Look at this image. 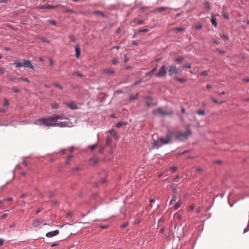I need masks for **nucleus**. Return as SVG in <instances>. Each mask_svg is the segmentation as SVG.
Instances as JSON below:
<instances>
[{
    "label": "nucleus",
    "mask_w": 249,
    "mask_h": 249,
    "mask_svg": "<svg viewBox=\"0 0 249 249\" xmlns=\"http://www.w3.org/2000/svg\"><path fill=\"white\" fill-rule=\"evenodd\" d=\"M153 114L156 116H171L173 114V111L171 108L167 107H159L158 109L154 110Z\"/></svg>",
    "instance_id": "1"
},
{
    "label": "nucleus",
    "mask_w": 249,
    "mask_h": 249,
    "mask_svg": "<svg viewBox=\"0 0 249 249\" xmlns=\"http://www.w3.org/2000/svg\"><path fill=\"white\" fill-rule=\"evenodd\" d=\"M168 68H169V63L166 61H164L162 66L160 68L159 71L155 74V76L158 78L165 77Z\"/></svg>",
    "instance_id": "2"
},
{
    "label": "nucleus",
    "mask_w": 249,
    "mask_h": 249,
    "mask_svg": "<svg viewBox=\"0 0 249 249\" xmlns=\"http://www.w3.org/2000/svg\"><path fill=\"white\" fill-rule=\"evenodd\" d=\"M39 124L46 126H56V122L53 116L49 118H43L38 120Z\"/></svg>",
    "instance_id": "3"
},
{
    "label": "nucleus",
    "mask_w": 249,
    "mask_h": 249,
    "mask_svg": "<svg viewBox=\"0 0 249 249\" xmlns=\"http://www.w3.org/2000/svg\"><path fill=\"white\" fill-rule=\"evenodd\" d=\"M191 134V131L189 128L187 129L185 132H178L176 133L175 140L183 141L185 139Z\"/></svg>",
    "instance_id": "4"
},
{
    "label": "nucleus",
    "mask_w": 249,
    "mask_h": 249,
    "mask_svg": "<svg viewBox=\"0 0 249 249\" xmlns=\"http://www.w3.org/2000/svg\"><path fill=\"white\" fill-rule=\"evenodd\" d=\"M181 67L177 68L176 66L173 65H169V75L172 76L174 74H180L182 72Z\"/></svg>",
    "instance_id": "5"
},
{
    "label": "nucleus",
    "mask_w": 249,
    "mask_h": 249,
    "mask_svg": "<svg viewBox=\"0 0 249 249\" xmlns=\"http://www.w3.org/2000/svg\"><path fill=\"white\" fill-rule=\"evenodd\" d=\"M21 61L23 63V67H24L25 68H29L33 71H35V68L33 66L32 62L30 60L23 58L21 59Z\"/></svg>",
    "instance_id": "6"
},
{
    "label": "nucleus",
    "mask_w": 249,
    "mask_h": 249,
    "mask_svg": "<svg viewBox=\"0 0 249 249\" xmlns=\"http://www.w3.org/2000/svg\"><path fill=\"white\" fill-rule=\"evenodd\" d=\"M176 133L171 130H168L166 134V137L169 140V143L175 140Z\"/></svg>",
    "instance_id": "7"
},
{
    "label": "nucleus",
    "mask_w": 249,
    "mask_h": 249,
    "mask_svg": "<svg viewBox=\"0 0 249 249\" xmlns=\"http://www.w3.org/2000/svg\"><path fill=\"white\" fill-rule=\"evenodd\" d=\"M60 5H51L50 4H44V5H39L37 7L39 9H53L56 8L60 7Z\"/></svg>",
    "instance_id": "8"
},
{
    "label": "nucleus",
    "mask_w": 249,
    "mask_h": 249,
    "mask_svg": "<svg viewBox=\"0 0 249 249\" xmlns=\"http://www.w3.org/2000/svg\"><path fill=\"white\" fill-rule=\"evenodd\" d=\"M162 145L159 140L157 139V140H155L153 142H151V145L150 147V149H158Z\"/></svg>",
    "instance_id": "9"
},
{
    "label": "nucleus",
    "mask_w": 249,
    "mask_h": 249,
    "mask_svg": "<svg viewBox=\"0 0 249 249\" xmlns=\"http://www.w3.org/2000/svg\"><path fill=\"white\" fill-rule=\"evenodd\" d=\"M59 233V231L58 230H55L53 231H49L46 234V236L48 238L53 237L58 235Z\"/></svg>",
    "instance_id": "10"
},
{
    "label": "nucleus",
    "mask_w": 249,
    "mask_h": 249,
    "mask_svg": "<svg viewBox=\"0 0 249 249\" xmlns=\"http://www.w3.org/2000/svg\"><path fill=\"white\" fill-rule=\"evenodd\" d=\"M173 196H172V199L170 201V204H172L173 202H176L178 197V191L177 189H173Z\"/></svg>",
    "instance_id": "11"
},
{
    "label": "nucleus",
    "mask_w": 249,
    "mask_h": 249,
    "mask_svg": "<svg viewBox=\"0 0 249 249\" xmlns=\"http://www.w3.org/2000/svg\"><path fill=\"white\" fill-rule=\"evenodd\" d=\"M66 105L72 110H75L78 109V107L73 102L67 103H66Z\"/></svg>",
    "instance_id": "12"
},
{
    "label": "nucleus",
    "mask_w": 249,
    "mask_h": 249,
    "mask_svg": "<svg viewBox=\"0 0 249 249\" xmlns=\"http://www.w3.org/2000/svg\"><path fill=\"white\" fill-rule=\"evenodd\" d=\"M108 132L112 135L116 140L118 141L119 140V137L115 130L113 129H110L108 131Z\"/></svg>",
    "instance_id": "13"
},
{
    "label": "nucleus",
    "mask_w": 249,
    "mask_h": 249,
    "mask_svg": "<svg viewBox=\"0 0 249 249\" xmlns=\"http://www.w3.org/2000/svg\"><path fill=\"white\" fill-rule=\"evenodd\" d=\"M158 140H159L161 144H162V145L164 144H167L170 143L169 140L167 139L166 137H165V138L160 137V138H158Z\"/></svg>",
    "instance_id": "14"
},
{
    "label": "nucleus",
    "mask_w": 249,
    "mask_h": 249,
    "mask_svg": "<svg viewBox=\"0 0 249 249\" xmlns=\"http://www.w3.org/2000/svg\"><path fill=\"white\" fill-rule=\"evenodd\" d=\"M103 72L108 75H112L114 73V71L111 69L106 68L103 70Z\"/></svg>",
    "instance_id": "15"
},
{
    "label": "nucleus",
    "mask_w": 249,
    "mask_h": 249,
    "mask_svg": "<svg viewBox=\"0 0 249 249\" xmlns=\"http://www.w3.org/2000/svg\"><path fill=\"white\" fill-rule=\"evenodd\" d=\"M56 126L60 127H69L70 125L68 124V123L64 122H60V123H56Z\"/></svg>",
    "instance_id": "16"
},
{
    "label": "nucleus",
    "mask_w": 249,
    "mask_h": 249,
    "mask_svg": "<svg viewBox=\"0 0 249 249\" xmlns=\"http://www.w3.org/2000/svg\"><path fill=\"white\" fill-rule=\"evenodd\" d=\"M92 14L97 16H100L103 18L106 17V15L105 14H104L102 12L98 11V10L93 11L92 12Z\"/></svg>",
    "instance_id": "17"
},
{
    "label": "nucleus",
    "mask_w": 249,
    "mask_h": 249,
    "mask_svg": "<svg viewBox=\"0 0 249 249\" xmlns=\"http://www.w3.org/2000/svg\"><path fill=\"white\" fill-rule=\"evenodd\" d=\"M75 57L78 58L80 55V48L78 44L75 46Z\"/></svg>",
    "instance_id": "18"
},
{
    "label": "nucleus",
    "mask_w": 249,
    "mask_h": 249,
    "mask_svg": "<svg viewBox=\"0 0 249 249\" xmlns=\"http://www.w3.org/2000/svg\"><path fill=\"white\" fill-rule=\"evenodd\" d=\"M211 22L212 24L215 27H217V22H216V18L214 17V16L213 14H212V18H211Z\"/></svg>",
    "instance_id": "19"
},
{
    "label": "nucleus",
    "mask_w": 249,
    "mask_h": 249,
    "mask_svg": "<svg viewBox=\"0 0 249 249\" xmlns=\"http://www.w3.org/2000/svg\"><path fill=\"white\" fill-rule=\"evenodd\" d=\"M127 124V123L126 122L120 121V122H118L116 124V127L119 128L121 127L122 126L126 125Z\"/></svg>",
    "instance_id": "20"
},
{
    "label": "nucleus",
    "mask_w": 249,
    "mask_h": 249,
    "mask_svg": "<svg viewBox=\"0 0 249 249\" xmlns=\"http://www.w3.org/2000/svg\"><path fill=\"white\" fill-rule=\"evenodd\" d=\"M211 99L214 103L216 104H222L225 102V100H217L213 97H211Z\"/></svg>",
    "instance_id": "21"
},
{
    "label": "nucleus",
    "mask_w": 249,
    "mask_h": 249,
    "mask_svg": "<svg viewBox=\"0 0 249 249\" xmlns=\"http://www.w3.org/2000/svg\"><path fill=\"white\" fill-rule=\"evenodd\" d=\"M13 65H14L15 66V67L19 68V67H22L23 63L21 61V62L18 61H15L13 63Z\"/></svg>",
    "instance_id": "22"
},
{
    "label": "nucleus",
    "mask_w": 249,
    "mask_h": 249,
    "mask_svg": "<svg viewBox=\"0 0 249 249\" xmlns=\"http://www.w3.org/2000/svg\"><path fill=\"white\" fill-rule=\"evenodd\" d=\"M41 223V221L40 220H38V219L35 220H34V221L33 223V226H34L35 227H38L40 226V224Z\"/></svg>",
    "instance_id": "23"
},
{
    "label": "nucleus",
    "mask_w": 249,
    "mask_h": 249,
    "mask_svg": "<svg viewBox=\"0 0 249 249\" xmlns=\"http://www.w3.org/2000/svg\"><path fill=\"white\" fill-rule=\"evenodd\" d=\"M174 79L176 80L177 81L180 82V83H184L186 81V79L185 78H179L177 76H175L174 77Z\"/></svg>",
    "instance_id": "24"
},
{
    "label": "nucleus",
    "mask_w": 249,
    "mask_h": 249,
    "mask_svg": "<svg viewBox=\"0 0 249 249\" xmlns=\"http://www.w3.org/2000/svg\"><path fill=\"white\" fill-rule=\"evenodd\" d=\"M184 60V58L182 56H178V57L174 59V61L178 62H182Z\"/></svg>",
    "instance_id": "25"
},
{
    "label": "nucleus",
    "mask_w": 249,
    "mask_h": 249,
    "mask_svg": "<svg viewBox=\"0 0 249 249\" xmlns=\"http://www.w3.org/2000/svg\"><path fill=\"white\" fill-rule=\"evenodd\" d=\"M185 30V28L177 27V28H174V31L176 32V33H178V32L184 31Z\"/></svg>",
    "instance_id": "26"
},
{
    "label": "nucleus",
    "mask_w": 249,
    "mask_h": 249,
    "mask_svg": "<svg viewBox=\"0 0 249 249\" xmlns=\"http://www.w3.org/2000/svg\"><path fill=\"white\" fill-rule=\"evenodd\" d=\"M155 72L151 70L145 73V77H151Z\"/></svg>",
    "instance_id": "27"
},
{
    "label": "nucleus",
    "mask_w": 249,
    "mask_h": 249,
    "mask_svg": "<svg viewBox=\"0 0 249 249\" xmlns=\"http://www.w3.org/2000/svg\"><path fill=\"white\" fill-rule=\"evenodd\" d=\"M73 75H75L78 77H83L84 76L82 74V73H81L80 71H74L73 72Z\"/></svg>",
    "instance_id": "28"
},
{
    "label": "nucleus",
    "mask_w": 249,
    "mask_h": 249,
    "mask_svg": "<svg viewBox=\"0 0 249 249\" xmlns=\"http://www.w3.org/2000/svg\"><path fill=\"white\" fill-rule=\"evenodd\" d=\"M167 8L166 7H160L157 8L156 10L157 12H161L163 11H165L167 10Z\"/></svg>",
    "instance_id": "29"
},
{
    "label": "nucleus",
    "mask_w": 249,
    "mask_h": 249,
    "mask_svg": "<svg viewBox=\"0 0 249 249\" xmlns=\"http://www.w3.org/2000/svg\"><path fill=\"white\" fill-rule=\"evenodd\" d=\"M55 121L57 123V120H63L64 119V117L62 115H54L53 116Z\"/></svg>",
    "instance_id": "30"
},
{
    "label": "nucleus",
    "mask_w": 249,
    "mask_h": 249,
    "mask_svg": "<svg viewBox=\"0 0 249 249\" xmlns=\"http://www.w3.org/2000/svg\"><path fill=\"white\" fill-rule=\"evenodd\" d=\"M138 93H136L134 95H131L129 98V100L131 101L133 100H135L138 98Z\"/></svg>",
    "instance_id": "31"
},
{
    "label": "nucleus",
    "mask_w": 249,
    "mask_h": 249,
    "mask_svg": "<svg viewBox=\"0 0 249 249\" xmlns=\"http://www.w3.org/2000/svg\"><path fill=\"white\" fill-rule=\"evenodd\" d=\"M89 161L91 164L94 165L97 163L98 160L95 158H91Z\"/></svg>",
    "instance_id": "32"
},
{
    "label": "nucleus",
    "mask_w": 249,
    "mask_h": 249,
    "mask_svg": "<svg viewBox=\"0 0 249 249\" xmlns=\"http://www.w3.org/2000/svg\"><path fill=\"white\" fill-rule=\"evenodd\" d=\"M191 67H192V66L190 63H187L181 66L182 69H183L184 68L190 69V68H191Z\"/></svg>",
    "instance_id": "33"
},
{
    "label": "nucleus",
    "mask_w": 249,
    "mask_h": 249,
    "mask_svg": "<svg viewBox=\"0 0 249 249\" xmlns=\"http://www.w3.org/2000/svg\"><path fill=\"white\" fill-rule=\"evenodd\" d=\"M5 213H3V214H2L0 216L1 219L5 218L7 216L9 213H10V210H6V211H5Z\"/></svg>",
    "instance_id": "34"
},
{
    "label": "nucleus",
    "mask_w": 249,
    "mask_h": 249,
    "mask_svg": "<svg viewBox=\"0 0 249 249\" xmlns=\"http://www.w3.org/2000/svg\"><path fill=\"white\" fill-rule=\"evenodd\" d=\"M59 107V104L57 103H53L51 105V108L52 109H57Z\"/></svg>",
    "instance_id": "35"
},
{
    "label": "nucleus",
    "mask_w": 249,
    "mask_h": 249,
    "mask_svg": "<svg viewBox=\"0 0 249 249\" xmlns=\"http://www.w3.org/2000/svg\"><path fill=\"white\" fill-rule=\"evenodd\" d=\"M204 5L206 9H208L209 10L211 9V7L210 5V3L209 1H206L204 3Z\"/></svg>",
    "instance_id": "36"
},
{
    "label": "nucleus",
    "mask_w": 249,
    "mask_h": 249,
    "mask_svg": "<svg viewBox=\"0 0 249 249\" xmlns=\"http://www.w3.org/2000/svg\"><path fill=\"white\" fill-rule=\"evenodd\" d=\"M53 85L56 88H58L60 90H62L63 89V87H62L60 84L57 83H55L53 84Z\"/></svg>",
    "instance_id": "37"
},
{
    "label": "nucleus",
    "mask_w": 249,
    "mask_h": 249,
    "mask_svg": "<svg viewBox=\"0 0 249 249\" xmlns=\"http://www.w3.org/2000/svg\"><path fill=\"white\" fill-rule=\"evenodd\" d=\"M111 62L112 64L114 65H116L119 63V61L117 60L116 58L112 59Z\"/></svg>",
    "instance_id": "38"
},
{
    "label": "nucleus",
    "mask_w": 249,
    "mask_h": 249,
    "mask_svg": "<svg viewBox=\"0 0 249 249\" xmlns=\"http://www.w3.org/2000/svg\"><path fill=\"white\" fill-rule=\"evenodd\" d=\"M47 21V22H49L53 25H56V22L53 19H48Z\"/></svg>",
    "instance_id": "39"
},
{
    "label": "nucleus",
    "mask_w": 249,
    "mask_h": 249,
    "mask_svg": "<svg viewBox=\"0 0 249 249\" xmlns=\"http://www.w3.org/2000/svg\"><path fill=\"white\" fill-rule=\"evenodd\" d=\"M112 141V138L109 136H107L106 138V143L107 145L109 144V143Z\"/></svg>",
    "instance_id": "40"
},
{
    "label": "nucleus",
    "mask_w": 249,
    "mask_h": 249,
    "mask_svg": "<svg viewBox=\"0 0 249 249\" xmlns=\"http://www.w3.org/2000/svg\"><path fill=\"white\" fill-rule=\"evenodd\" d=\"M97 147V144H92L91 145H89L88 147L89 148L91 151L95 149V148Z\"/></svg>",
    "instance_id": "41"
},
{
    "label": "nucleus",
    "mask_w": 249,
    "mask_h": 249,
    "mask_svg": "<svg viewBox=\"0 0 249 249\" xmlns=\"http://www.w3.org/2000/svg\"><path fill=\"white\" fill-rule=\"evenodd\" d=\"M197 114L199 115H205V110H199L197 111Z\"/></svg>",
    "instance_id": "42"
},
{
    "label": "nucleus",
    "mask_w": 249,
    "mask_h": 249,
    "mask_svg": "<svg viewBox=\"0 0 249 249\" xmlns=\"http://www.w3.org/2000/svg\"><path fill=\"white\" fill-rule=\"evenodd\" d=\"M9 105V101L7 99H4L3 103V106L5 107Z\"/></svg>",
    "instance_id": "43"
},
{
    "label": "nucleus",
    "mask_w": 249,
    "mask_h": 249,
    "mask_svg": "<svg viewBox=\"0 0 249 249\" xmlns=\"http://www.w3.org/2000/svg\"><path fill=\"white\" fill-rule=\"evenodd\" d=\"M180 205L181 204L179 202H177L175 205L174 209L175 210H178L180 207Z\"/></svg>",
    "instance_id": "44"
},
{
    "label": "nucleus",
    "mask_w": 249,
    "mask_h": 249,
    "mask_svg": "<svg viewBox=\"0 0 249 249\" xmlns=\"http://www.w3.org/2000/svg\"><path fill=\"white\" fill-rule=\"evenodd\" d=\"M18 79L22 80L23 81H24V82H28V83L30 82V80L27 78L19 77V78H18Z\"/></svg>",
    "instance_id": "45"
},
{
    "label": "nucleus",
    "mask_w": 249,
    "mask_h": 249,
    "mask_svg": "<svg viewBox=\"0 0 249 249\" xmlns=\"http://www.w3.org/2000/svg\"><path fill=\"white\" fill-rule=\"evenodd\" d=\"M17 77L14 76H9V79L12 82L15 81L17 79Z\"/></svg>",
    "instance_id": "46"
},
{
    "label": "nucleus",
    "mask_w": 249,
    "mask_h": 249,
    "mask_svg": "<svg viewBox=\"0 0 249 249\" xmlns=\"http://www.w3.org/2000/svg\"><path fill=\"white\" fill-rule=\"evenodd\" d=\"M148 31H149V30L147 29H140L138 31V33H142V32L146 33Z\"/></svg>",
    "instance_id": "47"
},
{
    "label": "nucleus",
    "mask_w": 249,
    "mask_h": 249,
    "mask_svg": "<svg viewBox=\"0 0 249 249\" xmlns=\"http://www.w3.org/2000/svg\"><path fill=\"white\" fill-rule=\"evenodd\" d=\"M215 52L218 53H220V54H223L225 53L224 51L221 50L220 49H218V48L215 50Z\"/></svg>",
    "instance_id": "48"
},
{
    "label": "nucleus",
    "mask_w": 249,
    "mask_h": 249,
    "mask_svg": "<svg viewBox=\"0 0 249 249\" xmlns=\"http://www.w3.org/2000/svg\"><path fill=\"white\" fill-rule=\"evenodd\" d=\"M220 36H221V37L223 39H224V40H227V39H228V36H227V35H224V34H221V35H220Z\"/></svg>",
    "instance_id": "49"
},
{
    "label": "nucleus",
    "mask_w": 249,
    "mask_h": 249,
    "mask_svg": "<svg viewBox=\"0 0 249 249\" xmlns=\"http://www.w3.org/2000/svg\"><path fill=\"white\" fill-rule=\"evenodd\" d=\"M5 71V69L3 68L0 67V75L4 74Z\"/></svg>",
    "instance_id": "50"
},
{
    "label": "nucleus",
    "mask_w": 249,
    "mask_h": 249,
    "mask_svg": "<svg viewBox=\"0 0 249 249\" xmlns=\"http://www.w3.org/2000/svg\"><path fill=\"white\" fill-rule=\"evenodd\" d=\"M71 87L73 89H80L81 88L80 86L78 85H72Z\"/></svg>",
    "instance_id": "51"
},
{
    "label": "nucleus",
    "mask_w": 249,
    "mask_h": 249,
    "mask_svg": "<svg viewBox=\"0 0 249 249\" xmlns=\"http://www.w3.org/2000/svg\"><path fill=\"white\" fill-rule=\"evenodd\" d=\"M12 90L15 93H18V92H20V91L18 89H17V88H16L15 87L12 88Z\"/></svg>",
    "instance_id": "52"
},
{
    "label": "nucleus",
    "mask_w": 249,
    "mask_h": 249,
    "mask_svg": "<svg viewBox=\"0 0 249 249\" xmlns=\"http://www.w3.org/2000/svg\"><path fill=\"white\" fill-rule=\"evenodd\" d=\"M146 106H147V107H151L152 106H153L156 105V104H154V103H148V102H147V103H146Z\"/></svg>",
    "instance_id": "53"
},
{
    "label": "nucleus",
    "mask_w": 249,
    "mask_h": 249,
    "mask_svg": "<svg viewBox=\"0 0 249 249\" xmlns=\"http://www.w3.org/2000/svg\"><path fill=\"white\" fill-rule=\"evenodd\" d=\"M69 37L72 42H75L76 41L75 37L73 36H70Z\"/></svg>",
    "instance_id": "54"
},
{
    "label": "nucleus",
    "mask_w": 249,
    "mask_h": 249,
    "mask_svg": "<svg viewBox=\"0 0 249 249\" xmlns=\"http://www.w3.org/2000/svg\"><path fill=\"white\" fill-rule=\"evenodd\" d=\"M211 42L216 44V45H218L219 44V42L215 39H212L211 40Z\"/></svg>",
    "instance_id": "55"
},
{
    "label": "nucleus",
    "mask_w": 249,
    "mask_h": 249,
    "mask_svg": "<svg viewBox=\"0 0 249 249\" xmlns=\"http://www.w3.org/2000/svg\"><path fill=\"white\" fill-rule=\"evenodd\" d=\"M144 23V22L143 20H139L137 22V25H142V24H143Z\"/></svg>",
    "instance_id": "56"
},
{
    "label": "nucleus",
    "mask_w": 249,
    "mask_h": 249,
    "mask_svg": "<svg viewBox=\"0 0 249 249\" xmlns=\"http://www.w3.org/2000/svg\"><path fill=\"white\" fill-rule=\"evenodd\" d=\"M49 65L51 67H53V61L52 58H49Z\"/></svg>",
    "instance_id": "57"
},
{
    "label": "nucleus",
    "mask_w": 249,
    "mask_h": 249,
    "mask_svg": "<svg viewBox=\"0 0 249 249\" xmlns=\"http://www.w3.org/2000/svg\"><path fill=\"white\" fill-rule=\"evenodd\" d=\"M200 74H201V75H202L204 76H206L208 75V74L206 71H203L201 72Z\"/></svg>",
    "instance_id": "58"
},
{
    "label": "nucleus",
    "mask_w": 249,
    "mask_h": 249,
    "mask_svg": "<svg viewBox=\"0 0 249 249\" xmlns=\"http://www.w3.org/2000/svg\"><path fill=\"white\" fill-rule=\"evenodd\" d=\"M224 18L226 19H229V16L228 14H226V13H224L223 14V15Z\"/></svg>",
    "instance_id": "59"
},
{
    "label": "nucleus",
    "mask_w": 249,
    "mask_h": 249,
    "mask_svg": "<svg viewBox=\"0 0 249 249\" xmlns=\"http://www.w3.org/2000/svg\"><path fill=\"white\" fill-rule=\"evenodd\" d=\"M10 0H0V3L7 4Z\"/></svg>",
    "instance_id": "60"
},
{
    "label": "nucleus",
    "mask_w": 249,
    "mask_h": 249,
    "mask_svg": "<svg viewBox=\"0 0 249 249\" xmlns=\"http://www.w3.org/2000/svg\"><path fill=\"white\" fill-rule=\"evenodd\" d=\"M128 225V223H125L124 224H122L121 227L122 228H125L126 227H127Z\"/></svg>",
    "instance_id": "61"
},
{
    "label": "nucleus",
    "mask_w": 249,
    "mask_h": 249,
    "mask_svg": "<svg viewBox=\"0 0 249 249\" xmlns=\"http://www.w3.org/2000/svg\"><path fill=\"white\" fill-rule=\"evenodd\" d=\"M158 68V65H156L154 66V67L152 69V70L155 72L157 70Z\"/></svg>",
    "instance_id": "62"
},
{
    "label": "nucleus",
    "mask_w": 249,
    "mask_h": 249,
    "mask_svg": "<svg viewBox=\"0 0 249 249\" xmlns=\"http://www.w3.org/2000/svg\"><path fill=\"white\" fill-rule=\"evenodd\" d=\"M138 44V42L136 41H135V40H133L132 41V45H133V46H137Z\"/></svg>",
    "instance_id": "63"
},
{
    "label": "nucleus",
    "mask_w": 249,
    "mask_h": 249,
    "mask_svg": "<svg viewBox=\"0 0 249 249\" xmlns=\"http://www.w3.org/2000/svg\"><path fill=\"white\" fill-rule=\"evenodd\" d=\"M177 170V168L176 166H173L171 168V172H174Z\"/></svg>",
    "instance_id": "64"
}]
</instances>
